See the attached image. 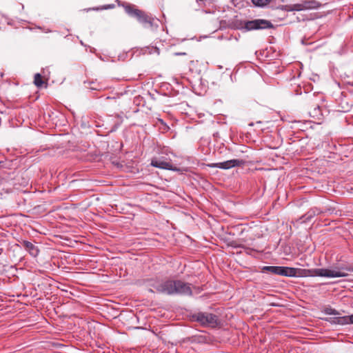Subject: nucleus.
Here are the masks:
<instances>
[{
    "instance_id": "6ab92c4d",
    "label": "nucleus",
    "mask_w": 353,
    "mask_h": 353,
    "mask_svg": "<svg viewBox=\"0 0 353 353\" xmlns=\"http://www.w3.org/2000/svg\"><path fill=\"white\" fill-rule=\"evenodd\" d=\"M196 1L203 3L205 6L206 4H209L212 0H196Z\"/></svg>"
},
{
    "instance_id": "f03ea898",
    "label": "nucleus",
    "mask_w": 353,
    "mask_h": 353,
    "mask_svg": "<svg viewBox=\"0 0 353 353\" xmlns=\"http://www.w3.org/2000/svg\"><path fill=\"white\" fill-rule=\"evenodd\" d=\"M192 318L203 326L215 327L219 325L218 316L212 313L200 312L193 314Z\"/></svg>"
},
{
    "instance_id": "20e7f679",
    "label": "nucleus",
    "mask_w": 353,
    "mask_h": 353,
    "mask_svg": "<svg viewBox=\"0 0 353 353\" xmlns=\"http://www.w3.org/2000/svg\"><path fill=\"white\" fill-rule=\"evenodd\" d=\"M274 28V26L270 21L263 19L246 21L244 22L243 26V28L248 31L270 29Z\"/></svg>"
},
{
    "instance_id": "423d86ee",
    "label": "nucleus",
    "mask_w": 353,
    "mask_h": 353,
    "mask_svg": "<svg viewBox=\"0 0 353 353\" xmlns=\"http://www.w3.org/2000/svg\"><path fill=\"white\" fill-rule=\"evenodd\" d=\"M175 286L174 289V295L191 296L192 294L189 283H185L181 280H175Z\"/></svg>"
},
{
    "instance_id": "412c9836",
    "label": "nucleus",
    "mask_w": 353,
    "mask_h": 353,
    "mask_svg": "<svg viewBox=\"0 0 353 353\" xmlns=\"http://www.w3.org/2000/svg\"><path fill=\"white\" fill-rule=\"evenodd\" d=\"M92 10H99V8H92Z\"/></svg>"
},
{
    "instance_id": "a211bd4d",
    "label": "nucleus",
    "mask_w": 353,
    "mask_h": 353,
    "mask_svg": "<svg viewBox=\"0 0 353 353\" xmlns=\"http://www.w3.org/2000/svg\"><path fill=\"white\" fill-rule=\"evenodd\" d=\"M324 313L328 315H339V312L334 308L327 307L324 310Z\"/></svg>"
},
{
    "instance_id": "aec40b11",
    "label": "nucleus",
    "mask_w": 353,
    "mask_h": 353,
    "mask_svg": "<svg viewBox=\"0 0 353 353\" xmlns=\"http://www.w3.org/2000/svg\"><path fill=\"white\" fill-rule=\"evenodd\" d=\"M113 8V5H107V6H105L103 9H108V8Z\"/></svg>"
},
{
    "instance_id": "4468645a",
    "label": "nucleus",
    "mask_w": 353,
    "mask_h": 353,
    "mask_svg": "<svg viewBox=\"0 0 353 353\" xmlns=\"http://www.w3.org/2000/svg\"><path fill=\"white\" fill-rule=\"evenodd\" d=\"M283 9L288 12H292V11H302L304 10L303 8L302 3H296L290 6H284Z\"/></svg>"
},
{
    "instance_id": "2eb2a0df",
    "label": "nucleus",
    "mask_w": 353,
    "mask_h": 353,
    "mask_svg": "<svg viewBox=\"0 0 353 353\" xmlns=\"http://www.w3.org/2000/svg\"><path fill=\"white\" fill-rule=\"evenodd\" d=\"M323 212V210L318 208H312L304 216L305 220H310L312 217L316 214H320Z\"/></svg>"
},
{
    "instance_id": "f8f14e48",
    "label": "nucleus",
    "mask_w": 353,
    "mask_h": 353,
    "mask_svg": "<svg viewBox=\"0 0 353 353\" xmlns=\"http://www.w3.org/2000/svg\"><path fill=\"white\" fill-rule=\"evenodd\" d=\"M304 10L317 8L319 3L314 0H305L302 2Z\"/></svg>"
},
{
    "instance_id": "7ed1b4c3",
    "label": "nucleus",
    "mask_w": 353,
    "mask_h": 353,
    "mask_svg": "<svg viewBox=\"0 0 353 353\" xmlns=\"http://www.w3.org/2000/svg\"><path fill=\"white\" fill-rule=\"evenodd\" d=\"M123 7L125 11L128 15L137 18V20L144 26L147 24L150 25V26H152L154 19L145 14L144 12L139 9H136L129 4L123 6Z\"/></svg>"
},
{
    "instance_id": "1a4fd4ad",
    "label": "nucleus",
    "mask_w": 353,
    "mask_h": 353,
    "mask_svg": "<svg viewBox=\"0 0 353 353\" xmlns=\"http://www.w3.org/2000/svg\"><path fill=\"white\" fill-rule=\"evenodd\" d=\"M301 270L302 269L300 268L281 266V276L288 277L302 276L301 273Z\"/></svg>"
},
{
    "instance_id": "39448f33",
    "label": "nucleus",
    "mask_w": 353,
    "mask_h": 353,
    "mask_svg": "<svg viewBox=\"0 0 353 353\" xmlns=\"http://www.w3.org/2000/svg\"><path fill=\"white\" fill-rule=\"evenodd\" d=\"M152 287L159 293L174 295L175 280H165L162 281L155 282L152 284Z\"/></svg>"
},
{
    "instance_id": "f3484780",
    "label": "nucleus",
    "mask_w": 353,
    "mask_h": 353,
    "mask_svg": "<svg viewBox=\"0 0 353 353\" xmlns=\"http://www.w3.org/2000/svg\"><path fill=\"white\" fill-rule=\"evenodd\" d=\"M252 3L259 8H263L268 6L272 0H251Z\"/></svg>"
},
{
    "instance_id": "6e6552de",
    "label": "nucleus",
    "mask_w": 353,
    "mask_h": 353,
    "mask_svg": "<svg viewBox=\"0 0 353 353\" xmlns=\"http://www.w3.org/2000/svg\"><path fill=\"white\" fill-rule=\"evenodd\" d=\"M242 161L239 159H231L223 162L208 164L210 168H218L223 170H228L232 168L239 166L241 164Z\"/></svg>"
},
{
    "instance_id": "9b49d317",
    "label": "nucleus",
    "mask_w": 353,
    "mask_h": 353,
    "mask_svg": "<svg viewBox=\"0 0 353 353\" xmlns=\"http://www.w3.org/2000/svg\"><path fill=\"white\" fill-rule=\"evenodd\" d=\"M23 246L30 252V254L34 256H36L39 254V250L37 247L31 242L28 241H23Z\"/></svg>"
},
{
    "instance_id": "0eeeda50",
    "label": "nucleus",
    "mask_w": 353,
    "mask_h": 353,
    "mask_svg": "<svg viewBox=\"0 0 353 353\" xmlns=\"http://www.w3.org/2000/svg\"><path fill=\"white\" fill-rule=\"evenodd\" d=\"M151 165L155 168L164 169V170H173V171H178L179 169L174 167L172 164L169 161L165 159L163 157L161 158H154L151 161Z\"/></svg>"
},
{
    "instance_id": "9d476101",
    "label": "nucleus",
    "mask_w": 353,
    "mask_h": 353,
    "mask_svg": "<svg viewBox=\"0 0 353 353\" xmlns=\"http://www.w3.org/2000/svg\"><path fill=\"white\" fill-rule=\"evenodd\" d=\"M329 321L334 324L338 325H347L350 323L353 324V314L350 316H336L334 318H331Z\"/></svg>"
},
{
    "instance_id": "f257e3e1",
    "label": "nucleus",
    "mask_w": 353,
    "mask_h": 353,
    "mask_svg": "<svg viewBox=\"0 0 353 353\" xmlns=\"http://www.w3.org/2000/svg\"><path fill=\"white\" fill-rule=\"evenodd\" d=\"M348 272H353V265H343L336 266L330 269L314 268L302 269V276H321L327 278L345 277L348 275Z\"/></svg>"
},
{
    "instance_id": "dca6fc26",
    "label": "nucleus",
    "mask_w": 353,
    "mask_h": 353,
    "mask_svg": "<svg viewBox=\"0 0 353 353\" xmlns=\"http://www.w3.org/2000/svg\"><path fill=\"white\" fill-rule=\"evenodd\" d=\"M34 83L37 88H41L43 84H45V81H43L41 74L37 73L34 74Z\"/></svg>"
},
{
    "instance_id": "ddd939ff",
    "label": "nucleus",
    "mask_w": 353,
    "mask_h": 353,
    "mask_svg": "<svg viewBox=\"0 0 353 353\" xmlns=\"http://www.w3.org/2000/svg\"><path fill=\"white\" fill-rule=\"evenodd\" d=\"M262 270L273 274L281 275V266H264Z\"/></svg>"
}]
</instances>
